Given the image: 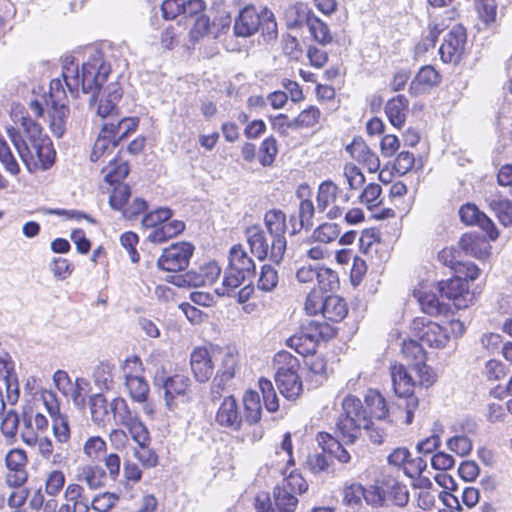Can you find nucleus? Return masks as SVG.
Here are the masks:
<instances>
[{
  "mask_svg": "<svg viewBox=\"0 0 512 512\" xmlns=\"http://www.w3.org/2000/svg\"><path fill=\"white\" fill-rule=\"evenodd\" d=\"M110 410L116 423L124 427L132 424L137 418V415L129 408L127 401L120 397L113 399L110 403Z\"/></svg>",
  "mask_w": 512,
  "mask_h": 512,
  "instance_id": "nucleus-40",
  "label": "nucleus"
},
{
  "mask_svg": "<svg viewBox=\"0 0 512 512\" xmlns=\"http://www.w3.org/2000/svg\"><path fill=\"white\" fill-rule=\"evenodd\" d=\"M153 384L156 388L163 390L165 406L170 411H175L181 405L192 401V381L187 375H170L164 365H155Z\"/></svg>",
  "mask_w": 512,
  "mask_h": 512,
  "instance_id": "nucleus-4",
  "label": "nucleus"
},
{
  "mask_svg": "<svg viewBox=\"0 0 512 512\" xmlns=\"http://www.w3.org/2000/svg\"><path fill=\"white\" fill-rule=\"evenodd\" d=\"M65 474L60 470H53L48 473L45 480V491L50 496L58 495L65 485Z\"/></svg>",
  "mask_w": 512,
  "mask_h": 512,
  "instance_id": "nucleus-63",
  "label": "nucleus"
},
{
  "mask_svg": "<svg viewBox=\"0 0 512 512\" xmlns=\"http://www.w3.org/2000/svg\"><path fill=\"white\" fill-rule=\"evenodd\" d=\"M409 498L407 485L387 468H383L374 483L368 486L367 504L373 508H382L389 504L403 508L408 504Z\"/></svg>",
  "mask_w": 512,
  "mask_h": 512,
  "instance_id": "nucleus-3",
  "label": "nucleus"
},
{
  "mask_svg": "<svg viewBox=\"0 0 512 512\" xmlns=\"http://www.w3.org/2000/svg\"><path fill=\"white\" fill-rule=\"evenodd\" d=\"M23 441L29 446H37L39 454L45 460H50L53 452V443L46 436L38 437L34 431H25L23 433Z\"/></svg>",
  "mask_w": 512,
  "mask_h": 512,
  "instance_id": "nucleus-44",
  "label": "nucleus"
},
{
  "mask_svg": "<svg viewBox=\"0 0 512 512\" xmlns=\"http://www.w3.org/2000/svg\"><path fill=\"white\" fill-rule=\"evenodd\" d=\"M172 211L169 208H159L148 214L142 219V225L146 228H156L170 221Z\"/></svg>",
  "mask_w": 512,
  "mask_h": 512,
  "instance_id": "nucleus-61",
  "label": "nucleus"
},
{
  "mask_svg": "<svg viewBox=\"0 0 512 512\" xmlns=\"http://www.w3.org/2000/svg\"><path fill=\"white\" fill-rule=\"evenodd\" d=\"M307 28L310 32L311 37L322 45H327L332 42L333 37L330 32L328 25L323 22L315 14L310 19Z\"/></svg>",
  "mask_w": 512,
  "mask_h": 512,
  "instance_id": "nucleus-46",
  "label": "nucleus"
},
{
  "mask_svg": "<svg viewBox=\"0 0 512 512\" xmlns=\"http://www.w3.org/2000/svg\"><path fill=\"white\" fill-rule=\"evenodd\" d=\"M466 39L465 29L461 25L453 26L439 48L441 60L444 63H457L464 52Z\"/></svg>",
  "mask_w": 512,
  "mask_h": 512,
  "instance_id": "nucleus-18",
  "label": "nucleus"
},
{
  "mask_svg": "<svg viewBox=\"0 0 512 512\" xmlns=\"http://www.w3.org/2000/svg\"><path fill=\"white\" fill-rule=\"evenodd\" d=\"M368 487L365 488L361 484L353 483L346 486L343 490V502L349 506H357L361 504L362 499L367 503Z\"/></svg>",
  "mask_w": 512,
  "mask_h": 512,
  "instance_id": "nucleus-52",
  "label": "nucleus"
},
{
  "mask_svg": "<svg viewBox=\"0 0 512 512\" xmlns=\"http://www.w3.org/2000/svg\"><path fill=\"white\" fill-rule=\"evenodd\" d=\"M343 413L336 428L338 436L346 444H353L362 434L363 427L371 423L362 402L353 395H347L342 401Z\"/></svg>",
  "mask_w": 512,
  "mask_h": 512,
  "instance_id": "nucleus-5",
  "label": "nucleus"
},
{
  "mask_svg": "<svg viewBox=\"0 0 512 512\" xmlns=\"http://www.w3.org/2000/svg\"><path fill=\"white\" fill-rule=\"evenodd\" d=\"M413 296L417 299L423 312L429 315H438L443 308L434 293H432L426 284H421L413 291Z\"/></svg>",
  "mask_w": 512,
  "mask_h": 512,
  "instance_id": "nucleus-35",
  "label": "nucleus"
},
{
  "mask_svg": "<svg viewBox=\"0 0 512 512\" xmlns=\"http://www.w3.org/2000/svg\"><path fill=\"white\" fill-rule=\"evenodd\" d=\"M274 504L278 512H294L298 499L294 494L284 489H274Z\"/></svg>",
  "mask_w": 512,
  "mask_h": 512,
  "instance_id": "nucleus-53",
  "label": "nucleus"
},
{
  "mask_svg": "<svg viewBox=\"0 0 512 512\" xmlns=\"http://www.w3.org/2000/svg\"><path fill=\"white\" fill-rule=\"evenodd\" d=\"M110 72V64L106 62L103 52L97 48L86 50V60L81 69L72 56H66L62 60V77L73 97H77L81 90L85 94H91L94 99Z\"/></svg>",
  "mask_w": 512,
  "mask_h": 512,
  "instance_id": "nucleus-2",
  "label": "nucleus"
},
{
  "mask_svg": "<svg viewBox=\"0 0 512 512\" xmlns=\"http://www.w3.org/2000/svg\"><path fill=\"white\" fill-rule=\"evenodd\" d=\"M275 489H284L296 495L307 491L308 484L300 473L292 471L283 479L282 485L277 486Z\"/></svg>",
  "mask_w": 512,
  "mask_h": 512,
  "instance_id": "nucleus-55",
  "label": "nucleus"
},
{
  "mask_svg": "<svg viewBox=\"0 0 512 512\" xmlns=\"http://www.w3.org/2000/svg\"><path fill=\"white\" fill-rule=\"evenodd\" d=\"M75 477L89 489L97 490L105 486L106 471L98 464H87L77 468Z\"/></svg>",
  "mask_w": 512,
  "mask_h": 512,
  "instance_id": "nucleus-27",
  "label": "nucleus"
},
{
  "mask_svg": "<svg viewBox=\"0 0 512 512\" xmlns=\"http://www.w3.org/2000/svg\"><path fill=\"white\" fill-rule=\"evenodd\" d=\"M194 247L188 242H180L165 248L157 261V266L164 271L178 272L188 267Z\"/></svg>",
  "mask_w": 512,
  "mask_h": 512,
  "instance_id": "nucleus-13",
  "label": "nucleus"
},
{
  "mask_svg": "<svg viewBox=\"0 0 512 512\" xmlns=\"http://www.w3.org/2000/svg\"><path fill=\"white\" fill-rule=\"evenodd\" d=\"M450 25V18L443 16H436L432 19L429 24V33L426 36L423 46L425 50H428L430 47H434L438 36L441 32H443Z\"/></svg>",
  "mask_w": 512,
  "mask_h": 512,
  "instance_id": "nucleus-48",
  "label": "nucleus"
},
{
  "mask_svg": "<svg viewBox=\"0 0 512 512\" xmlns=\"http://www.w3.org/2000/svg\"><path fill=\"white\" fill-rule=\"evenodd\" d=\"M274 14L269 10L262 11L261 14L253 6L243 8L235 19L234 32L239 37H249L256 33L260 26L268 31L276 29Z\"/></svg>",
  "mask_w": 512,
  "mask_h": 512,
  "instance_id": "nucleus-10",
  "label": "nucleus"
},
{
  "mask_svg": "<svg viewBox=\"0 0 512 512\" xmlns=\"http://www.w3.org/2000/svg\"><path fill=\"white\" fill-rule=\"evenodd\" d=\"M90 413L92 421L99 426H104L110 419V404L106 398L97 393L90 397L89 400Z\"/></svg>",
  "mask_w": 512,
  "mask_h": 512,
  "instance_id": "nucleus-36",
  "label": "nucleus"
},
{
  "mask_svg": "<svg viewBox=\"0 0 512 512\" xmlns=\"http://www.w3.org/2000/svg\"><path fill=\"white\" fill-rule=\"evenodd\" d=\"M276 361L283 364L275 375L277 387L285 398L295 400L302 392V382L297 374L299 361L288 352L278 353Z\"/></svg>",
  "mask_w": 512,
  "mask_h": 512,
  "instance_id": "nucleus-7",
  "label": "nucleus"
},
{
  "mask_svg": "<svg viewBox=\"0 0 512 512\" xmlns=\"http://www.w3.org/2000/svg\"><path fill=\"white\" fill-rule=\"evenodd\" d=\"M413 334L419 338L422 344L432 348H444L449 341V334L443 326L428 320L425 317H417L411 323Z\"/></svg>",
  "mask_w": 512,
  "mask_h": 512,
  "instance_id": "nucleus-12",
  "label": "nucleus"
},
{
  "mask_svg": "<svg viewBox=\"0 0 512 512\" xmlns=\"http://www.w3.org/2000/svg\"><path fill=\"white\" fill-rule=\"evenodd\" d=\"M53 380L65 396L69 397L73 404L79 409H83L86 403V397L90 391V383L84 378H77L72 382L67 372L58 370L53 375Z\"/></svg>",
  "mask_w": 512,
  "mask_h": 512,
  "instance_id": "nucleus-14",
  "label": "nucleus"
},
{
  "mask_svg": "<svg viewBox=\"0 0 512 512\" xmlns=\"http://www.w3.org/2000/svg\"><path fill=\"white\" fill-rule=\"evenodd\" d=\"M316 282L319 292H333L339 288V277L337 272L327 267H318Z\"/></svg>",
  "mask_w": 512,
  "mask_h": 512,
  "instance_id": "nucleus-47",
  "label": "nucleus"
},
{
  "mask_svg": "<svg viewBox=\"0 0 512 512\" xmlns=\"http://www.w3.org/2000/svg\"><path fill=\"white\" fill-rule=\"evenodd\" d=\"M255 273V263L241 245L230 249L229 266L227 267L222 284L215 289L219 296H231L243 282Z\"/></svg>",
  "mask_w": 512,
  "mask_h": 512,
  "instance_id": "nucleus-6",
  "label": "nucleus"
},
{
  "mask_svg": "<svg viewBox=\"0 0 512 512\" xmlns=\"http://www.w3.org/2000/svg\"><path fill=\"white\" fill-rule=\"evenodd\" d=\"M216 422L233 431H238L242 425V416L238 409V404L233 396L225 397L222 401L215 417Z\"/></svg>",
  "mask_w": 512,
  "mask_h": 512,
  "instance_id": "nucleus-21",
  "label": "nucleus"
},
{
  "mask_svg": "<svg viewBox=\"0 0 512 512\" xmlns=\"http://www.w3.org/2000/svg\"><path fill=\"white\" fill-rule=\"evenodd\" d=\"M317 442L324 452L333 455L339 462L348 463L351 459L349 452L342 446L338 439L328 433L320 432Z\"/></svg>",
  "mask_w": 512,
  "mask_h": 512,
  "instance_id": "nucleus-34",
  "label": "nucleus"
},
{
  "mask_svg": "<svg viewBox=\"0 0 512 512\" xmlns=\"http://www.w3.org/2000/svg\"><path fill=\"white\" fill-rule=\"evenodd\" d=\"M259 388L262 393L265 408L269 412L277 411L279 408V402L272 382L268 379L260 378Z\"/></svg>",
  "mask_w": 512,
  "mask_h": 512,
  "instance_id": "nucleus-56",
  "label": "nucleus"
},
{
  "mask_svg": "<svg viewBox=\"0 0 512 512\" xmlns=\"http://www.w3.org/2000/svg\"><path fill=\"white\" fill-rule=\"evenodd\" d=\"M185 229V224L180 220H171L165 224H162L154 228L148 235L147 240L161 244L166 242L168 239L173 238L180 234Z\"/></svg>",
  "mask_w": 512,
  "mask_h": 512,
  "instance_id": "nucleus-33",
  "label": "nucleus"
},
{
  "mask_svg": "<svg viewBox=\"0 0 512 512\" xmlns=\"http://www.w3.org/2000/svg\"><path fill=\"white\" fill-rule=\"evenodd\" d=\"M315 13L307 4L302 2L294 3L285 10V20L288 28L295 29L307 26Z\"/></svg>",
  "mask_w": 512,
  "mask_h": 512,
  "instance_id": "nucleus-31",
  "label": "nucleus"
},
{
  "mask_svg": "<svg viewBox=\"0 0 512 512\" xmlns=\"http://www.w3.org/2000/svg\"><path fill=\"white\" fill-rule=\"evenodd\" d=\"M340 232L337 224L323 223L313 231L312 239L321 244H328L336 240Z\"/></svg>",
  "mask_w": 512,
  "mask_h": 512,
  "instance_id": "nucleus-54",
  "label": "nucleus"
},
{
  "mask_svg": "<svg viewBox=\"0 0 512 512\" xmlns=\"http://www.w3.org/2000/svg\"><path fill=\"white\" fill-rule=\"evenodd\" d=\"M278 281V272L274 267L270 265L262 266L260 277L257 283V286L260 290L270 292L277 286Z\"/></svg>",
  "mask_w": 512,
  "mask_h": 512,
  "instance_id": "nucleus-60",
  "label": "nucleus"
},
{
  "mask_svg": "<svg viewBox=\"0 0 512 512\" xmlns=\"http://www.w3.org/2000/svg\"><path fill=\"white\" fill-rule=\"evenodd\" d=\"M214 355L216 363L219 364L216 376L211 385L213 401L221 397V392L224 390L226 383L234 378L236 369L238 368V352L234 347L217 346L216 354Z\"/></svg>",
  "mask_w": 512,
  "mask_h": 512,
  "instance_id": "nucleus-9",
  "label": "nucleus"
},
{
  "mask_svg": "<svg viewBox=\"0 0 512 512\" xmlns=\"http://www.w3.org/2000/svg\"><path fill=\"white\" fill-rule=\"evenodd\" d=\"M320 117V110L315 106H310L294 117V124H296L297 130L311 128L319 122Z\"/></svg>",
  "mask_w": 512,
  "mask_h": 512,
  "instance_id": "nucleus-59",
  "label": "nucleus"
},
{
  "mask_svg": "<svg viewBox=\"0 0 512 512\" xmlns=\"http://www.w3.org/2000/svg\"><path fill=\"white\" fill-rule=\"evenodd\" d=\"M53 420V434L59 443H67L70 439V427L65 415L59 414L51 417Z\"/></svg>",
  "mask_w": 512,
  "mask_h": 512,
  "instance_id": "nucleus-64",
  "label": "nucleus"
},
{
  "mask_svg": "<svg viewBox=\"0 0 512 512\" xmlns=\"http://www.w3.org/2000/svg\"><path fill=\"white\" fill-rule=\"evenodd\" d=\"M259 161L263 166H270L278 153L277 141L270 136L264 139L260 145Z\"/></svg>",
  "mask_w": 512,
  "mask_h": 512,
  "instance_id": "nucleus-62",
  "label": "nucleus"
},
{
  "mask_svg": "<svg viewBox=\"0 0 512 512\" xmlns=\"http://www.w3.org/2000/svg\"><path fill=\"white\" fill-rule=\"evenodd\" d=\"M217 346L196 347L190 356V366L196 381L207 382L213 375Z\"/></svg>",
  "mask_w": 512,
  "mask_h": 512,
  "instance_id": "nucleus-15",
  "label": "nucleus"
},
{
  "mask_svg": "<svg viewBox=\"0 0 512 512\" xmlns=\"http://www.w3.org/2000/svg\"><path fill=\"white\" fill-rule=\"evenodd\" d=\"M486 201L504 226L512 225V202L510 200L490 197Z\"/></svg>",
  "mask_w": 512,
  "mask_h": 512,
  "instance_id": "nucleus-41",
  "label": "nucleus"
},
{
  "mask_svg": "<svg viewBox=\"0 0 512 512\" xmlns=\"http://www.w3.org/2000/svg\"><path fill=\"white\" fill-rule=\"evenodd\" d=\"M107 444L100 436H91L83 444V454L90 460H99L106 452Z\"/></svg>",
  "mask_w": 512,
  "mask_h": 512,
  "instance_id": "nucleus-50",
  "label": "nucleus"
},
{
  "mask_svg": "<svg viewBox=\"0 0 512 512\" xmlns=\"http://www.w3.org/2000/svg\"><path fill=\"white\" fill-rule=\"evenodd\" d=\"M105 174V180L113 185L120 183L129 173V167L126 161L113 158L108 165L102 169Z\"/></svg>",
  "mask_w": 512,
  "mask_h": 512,
  "instance_id": "nucleus-42",
  "label": "nucleus"
},
{
  "mask_svg": "<svg viewBox=\"0 0 512 512\" xmlns=\"http://www.w3.org/2000/svg\"><path fill=\"white\" fill-rule=\"evenodd\" d=\"M221 268L217 262L211 261L199 267L197 271H189L183 281L189 286L200 287L213 284L220 276Z\"/></svg>",
  "mask_w": 512,
  "mask_h": 512,
  "instance_id": "nucleus-24",
  "label": "nucleus"
},
{
  "mask_svg": "<svg viewBox=\"0 0 512 512\" xmlns=\"http://www.w3.org/2000/svg\"><path fill=\"white\" fill-rule=\"evenodd\" d=\"M125 387L135 402H145L149 394V384L143 375L125 380Z\"/></svg>",
  "mask_w": 512,
  "mask_h": 512,
  "instance_id": "nucleus-43",
  "label": "nucleus"
},
{
  "mask_svg": "<svg viewBox=\"0 0 512 512\" xmlns=\"http://www.w3.org/2000/svg\"><path fill=\"white\" fill-rule=\"evenodd\" d=\"M408 108L409 101L404 95H398L386 103L385 113L395 128L401 129L404 126Z\"/></svg>",
  "mask_w": 512,
  "mask_h": 512,
  "instance_id": "nucleus-29",
  "label": "nucleus"
},
{
  "mask_svg": "<svg viewBox=\"0 0 512 512\" xmlns=\"http://www.w3.org/2000/svg\"><path fill=\"white\" fill-rule=\"evenodd\" d=\"M347 306L341 297L329 295L324 300L322 315L333 322L341 321L347 315Z\"/></svg>",
  "mask_w": 512,
  "mask_h": 512,
  "instance_id": "nucleus-37",
  "label": "nucleus"
},
{
  "mask_svg": "<svg viewBox=\"0 0 512 512\" xmlns=\"http://www.w3.org/2000/svg\"><path fill=\"white\" fill-rule=\"evenodd\" d=\"M322 338V326L316 322H310L305 330L290 337L287 345L306 357L316 351L317 344Z\"/></svg>",
  "mask_w": 512,
  "mask_h": 512,
  "instance_id": "nucleus-19",
  "label": "nucleus"
},
{
  "mask_svg": "<svg viewBox=\"0 0 512 512\" xmlns=\"http://www.w3.org/2000/svg\"><path fill=\"white\" fill-rule=\"evenodd\" d=\"M390 426L389 422L376 419L375 421L371 420V423L367 427H363V430L367 432L371 442L380 445L387 437V431Z\"/></svg>",
  "mask_w": 512,
  "mask_h": 512,
  "instance_id": "nucleus-58",
  "label": "nucleus"
},
{
  "mask_svg": "<svg viewBox=\"0 0 512 512\" xmlns=\"http://www.w3.org/2000/svg\"><path fill=\"white\" fill-rule=\"evenodd\" d=\"M382 187L376 183L368 184L360 195V201L368 209H373L382 204Z\"/></svg>",
  "mask_w": 512,
  "mask_h": 512,
  "instance_id": "nucleus-57",
  "label": "nucleus"
},
{
  "mask_svg": "<svg viewBox=\"0 0 512 512\" xmlns=\"http://www.w3.org/2000/svg\"><path fill=\"white\" fill-rule=\"evenodd\" d=\"M245 409V420L249 424H256L261 419V402L260 396L256 391L248 390L243 396Z\"/></svg>",
  "mask_w": 512,
  "mask_h": 512,
  "instance_id": "nucleus-39",
  "label": "nucleus"
},
{
  "mask_svg": "<svg viewBox=\"0 0 512 512\" xmlns=\"http://www.w3.org/2000/svg\"><path fill=\"white\" fill-rule=\"evenodd\" d=\"M439 81L440 76L438 72L432 66H425L420 69L411 82L410 90L414 94H422L437 85Z\"/></svg>",
  "mask_w": 512,
  "mask_h": 512,
  "instance_id": "nucleus-32",
  "label": "nucleus"
},
{
  "mask_svg": "<svg viewBox=\"0 0 512 512\" xmlns=\"http://www.w3.org/2000/svg\"><path fill=\"white\" fill-rule=\"evenodd\" d=\"M0 378L4 380L8 401L15 403L19 398V384L14 362L6 352L0 353Z\"/></svg>",
  "mask_w": 512,
  "mask_h": 512,
  "instance_id": "nucleus-22",
  "label": "nucleus"
},
{
  "mask_svg": "<svg viewBox=\"0 0 512 512\" xmlns=\"http://www.w3.org/2000/svg\"><path fill=\"white\" fill-rule=\"evenodd\" d=\"M459 215L462 222L467 225L479 226L483 231L487 233L491 240H495L498 237V232L494 223L474 204H466L462 206L459 210Z\"/></svg>",
  "mask_w": 512,
  "mask_h": 512,
  "instance_id": "nucleus-20",
  "label": "nucleus"
},
{
  "mask_svg": "<svg viewBox=\"0 0 512 512\" xmlns=\"http://www.w3.org/2000/svg\"><path fill=\"white\" fill-rule=\"evenodd\" d=\"M44 102L47 107H50L51 132L54 136L60 138L66 132V123L69 116V108L66 105V91L60 79L51 80L49 97L45 98Z\"/></svg>",
  "mask_w": 512,
  "mask_h": 512,
  "instance_id": "nucleus-8",
  "label": "nucleus"
},
{
  "mask_svg": "<svg viewBox=\"0 0 512 512\" xmlns=\"http://www.w3.org/2000/svg\"><path fill=\"white\" fill-rule=\"evenodd\" d=\"M440 292L453 302L456 309L468 308L475 300V294L470 291L468 282L461 277H454L441 283Z\"/></svg>",
  "mask_w": 512,
  "mask_h": 512,
  "instance_id": "nucleus-17",
  "label": "nucleus"
},
{
  "mask_svg": "<svg viewBox=\"0 0 512 512\" xmlns=\"http://www.w3.org/2000/svg\"><path fill=\"white\" fill-rule=\"evenodd\" d=\"M0 163L11 175L17 176L20 173V165L13 155L7 141L0 136Z\"/></svg>",
  "mask_w": 512,
  "mask_h": 512,
  "instance_id": "nucleus-49",
  "label": "nucleus"
},
{
  "mask_svg": "<svg viewBox=\"0 0 512 512\" xmlns=\"http://www.w3.org/2000/svg\"><path fill=\"white\" fill-rule=\"evenodd\" d=\"M6 133L21 161L30 173L49 169L55 160L50 138L31 117L21 116L15 126L6 127Z\"/></svg>",
  "mask_w": 512,
  "mask_h": 512,
  "instance_id": "nucleus-1",
  "label": "nucleus"
},
{
  "mask_svg": "<svg viewBox=\"0 0 512 512\" xmlns=\"http://www.w3.org/2000/svg\"><path fill=\"white\" fill-rule=\"evenodd\" d=\"M122 98V88L118 82L109 83L103 90L97 113L102 118L118 114L117 103Z\"/></svg>",
  "mask_w": 512,
  "mask_h": 512,
  "instance_id": "nucleus-25",
  "label": "nucleus"
},
{
  "mask_svg": "<svg viewBox=\"0 0 512 512\" xmlns=\"http://www.w3.org/2000/svg\"><path fill=\"white\" fill-rule=\"evenodd\" d=\"M340 188L331 180L323 181L317 190L316 203L318 212H324L328 209L326 216L329 219H336L343 213V209L338 205L340 198Z\"/></svg>",
  "mask_w": 512,
  "mask_h": 512,
  "instance_id": "nucleus-16",
  "label": "nucleus"
},
{
  "mask_svg": "<svg viewBox=\"0 0 512 512\" xmlns=\"http://www.w3.org/2000/svg\"><path fill=\"white\" fill-rule=\"evenodd\" d=\"M365 402L375 419L385 420L388 415V408L384 397L378 391L369 390L365 396Z\"/></svg>",
  "mask_w": 512,
  "mask_h": 512,
  "instance_id": "nucleus-45",
  "label": "nucleus"
},
{
  "mask_svg": "<svg viewBox=\"0 0 512 512\" xmlns=\"http://www.w3.org/2000/svg\"><path fill=\"white\" fill-rule=\"evenodd\" d=\"M247 242L251 253L262 261L270 258L271 243H269L264 231L259 226H251L246 229Z\"/></svg>",
  "mask_w": 512,
  "mask_h": 512,
  "instance_id": "nucleus-28",
  "label": "nucleus"
},
{
  "mask_svg": "<svg viewBox=\"0 0 512 512\" xmlns=\"http://www.w3.org/2000/svg\"><path fill=\"white\" fill-rule=\"evenodd\" d=\"M346 151L359 163L364 164L370 172H376L380 167L378 156L369 148L362 138H355L347 145Z\"/></svg>",
  "mask_w": 512,
  "mask_h": 512,
  "instance_id": "nucleus-23",
  "label": "nucleus"
},
{
  "mask_svg": "<svg viewBox=\"0 0 512 512\" xmlns=\"http://www.w3.org/2000/svg\"><path fill=\"white\" fill-rule=\"evenodd\" d=\"M65 504L60 508L61 511L70 512V509L90 502L91 500L85 494V489L78 483H69L64 491Z\"/></svg>",
  "mask_w": 512,
  "mask_h": 512,
  "instance_id": "nucleus-38",
  "label": "nucleus"
},
{
  "mask_svg": "<svg viewBox=\"0 0 512 512\" xmlns=\"http://www.w3.org/2000/svg\"><path fill=\"white\" fill-rule=\"evenodd\" d=\"M111 129V127H102L101 132L99 133L92 148L90 155L92 162H97L100 159L109 156L110 153L117 147L118 141L111 134Z\"/></svg>",
  "mask_w": 512,
  "mask_h": 512,
  "instance_id": "nucleus-30",
  "label": "nucleus"
},
{
  "mask_svg": "<svg viewBox=\"0 0 512 512\" xmlns=\"http://www.w3.org/2000/svg\"><path fill=\"white\" fill-rule=\"evenodd\" d=\"M264 224L272 238L270 259L279 264L283 260L287 246L285 238L286 215L280 209L268 210L264 214Z\"/></svg>",
  "mask_w": 512,
  "mask_h": 512,
  "instance_id": "nucleus-11",
  "label": "nucleus"
},
{
  "mask_svg": "<svg viewBox=\"0 0 512 512\" xmlns=\"http://www.w3.org/2000/svg\"><path fill=\"white\" fill-rule=\"evenodd\" d=\"M138 119L134 117L123 118L117 123H106L104 127H111V134L117 139L118 143L124 139L130 132L138 126Z\"/></svg>",
  "mask_w": 512,
  "mask_h": 512,
  "instance_id": "nucleus-51",
  "label": "nucleus"
},
{
  "mask_svg": "<svg viewBox=\"0 0 512 512\" xmlns=\"http://www.w3.org/2000/svg\"><path fill=\"white\" fill-rule=\"evenodd\" d=\"M390 373L395 394L399 397H411L415 381L402 364L394 363L390 366Z\"/></svg>",
  "mask_w": 512,
  "mask_h": 512,
  "instance_id": "nucleus-26",
  "label": "nucleus"
}]
</instances>
